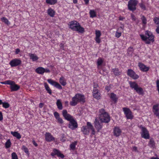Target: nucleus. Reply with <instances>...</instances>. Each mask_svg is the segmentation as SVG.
<instances>
[{"instance_id": "f257e3e1", "label": "nucleus", "mask_w": 159, "mask_h": 159, "mask_svg": "<svg viewBox=\"0 0 159 159\" xmlns=\"http://www.w3.org/2000/svg\"><path fill=\"white\" fill-rule=\"evenodd\" d=\"M62 114L64 118L69 121L68 125V127L72 130H74L78 127V125L76 120L72 116L68 113L67 110H63L62 111Z\"/></svg>"}, {"instance_id": "f03ea898", "label": "nucleus", "mask_w": 159, "mask_h": 159, "mask_svg": "<svg viewBox=\"0 0 159 159\" xmlns=\"http://www.w3.org/2000/svg\"><path fill=\"white\" fill-rule=\"evenodd\" d=\"M69 28L74 31H76L81 33L84 32V29L76 20H73L69 22Z\"/></svg>"}, {"instance_id": "7ed1b4c3", "label": "nucleus", "mask_w": 159, "mask_h": 159, "mask_svg": "<svg viewBox=\"0 0 159 159\" xmlns=\"http://www.w3.org/2000/svg\"><path fill=\"white\" fill-rule=\"evenodd\" d=\"M140 36L142 39L145 41L147 44H149L151 42H153L154 41V36L151 32L148 30L145 32V35L140 34Z\"/></svg>"}, {"instance_id": "20e7f679", "label": "nucleus", "mask_w": 159, "mask_h": 159, "mask_svg": "<svg viewBox=\"0 0 159 159\" xmlns=\"http://www.w3.org/2000/svg\"><path fill=\"white\" fill-rule=\"evenodd\" d=\"M99 119L101 122L108 123L110 120V117L108 113L103 108L99 110Z\"/></svg>"}, {"instance_id": "39448f33", "label": "nucleus", "mask_w": 159, "mask_h": 159, "mask_svg": "<svg viewBox=\"0 0 159 159\" xmlns=\"http://www.w3.org/2000/svg\"><path fill=\"white\" fill-rule=\"evenodd\" d=\"M138 3L137 0H130L128 3V9L131 11H134L136 10V6Z\"/></svg>"}, {"instance_id": "423d86ee", "label": "nucleus", "mask_w": 159, "mask_h": 159, "mask_svg": "<svg viewBox=\"0 0 159 159\" xmlns=\"http://www.w3.org/2000/svg\"><path fill=\"white\" fill-rule=\"evenodd\" d=\"M123 110L127 119L131 120L133 119L134 116L129 108L124 107L123 108Z\"/></svg>"}, {"instance_id": "0eeeda50", "label": "nucleus", "mask_w": 159, "mask_h": 159, "mask_svg": "<svg viewBox=\"0 0 159 159\" xmlns=\"http://www.w3.org/2000/svg\"><path fill=\"white\" fill-rule=\"evenodd\" d=\"M140 128L142 129L141 136L142 137L146 139H149V134L147 129L142 125H140Z\"/></svg>"}, {"instance_id": "6e6552de", "label": "nucleus", "mask_w": 159, "mask_h": 159, "mask_svg": "<svg viewBox=\"0 0 159 159\" xmlns=\"http://www.w3.org/2000/svg\"><path fill=\"white\" fill-rule=\"evenodd\" d=\"M127 75L128 76L134 80L138 79L139 76L132 69H128L127 71Z\"/></svg>"}, {"instance_id": "1a4fd4ad", "label": "nucleus", "mask_w": 159, "mask_h": 159, "mask_svg": "<svg viewBox=\"0 0 159 159\" xmlns=\"http://www.w3.org/2000/svg\"><path fill=\"white\" fill-rule=\"evenodd\" d=\"M102 122H100V121L97 118H95L94 123V126L97 131L99 132L102 127Z\"/></svg>"}, {"instance_id": "9d476101", "label": "nucleus", "mask_w": 159, "mask_h": 159, "mask_svg": "<svg viewBox=\"0 0 159 159\" xmlns=\"http://www.w3.org/2000/svg\"><path fill=\"white\" fill-rule=\"evenodd\" d=\"M45 140L48 142H51L55 141V139L49 132H46L45 134Z\"/></svg>"}, {"instance_id": "9b49d317", "label": "nucleus", "mask_w": 159, "mask_h": 159, "mask_svg": "<svg viewBox=\"0 0 159 159\" xmlns=\"http://www.w3.org/2000/svg\"><path fill=\"white\" fill-rule=\"evenodd\" d=\"M21 63V61L20 60L15 59L11 60L9 64L11 67H15L20 65Z\"/></svg>"}, {"instance_id": "f8f14e48", "label": "nucleus", "mask_w": 159, "mask_h": 159, "mask_svg": "<svg viewBox=\"0 0 159 159\" xmlns=\"http://www.w3.org/2000/svg\"><path fill=\"white\" fill-rule=\"evenodd\" d=\"M51 155L52 156H54L56 155L58 157H60L61 158H63L64 157V156L63 154L61 153L60 151L56 149H53V152H52Z\"/></svg>"}, {"instance_id": "ddd939ff", "label": "nucleus", "mask_w": 159, "mask_h": 159, "mask_svg": "<svg viewBox=\"0 0 159 159\" xmlns=\"http://www.w3.org/2000/svg\"><path fill=\"white\" fill-rule=\"evenodd\" d=\"M20 88V86L16 84L13 81L10 86V88L11 92L16 91L19 89Z\"/></svg>"}, {"instance_id": "4468645a", "label": "nucleus", "mask_w": 159, "mask_h": 159, "mask_svg": "<svg viewBox=\"0 0 159 159\" xmlns=\"http://www.w3.org/2000/svg\"><path fill=\"white\" fill-rule=\"evenodd\" d=\"M121 133V129L119 127H116L114 128L113 130V133L114 136L116 137L119 136Z\"/></svg>"}, {"instance_id": "2eb2a0df", "label": "nucleus", "mask_w": 159, "mask_h": 159, "mask_svg": "<svg viewBox=\"0 0 159 159\" xmlns=\"http://www.w3.org/2000/svg\"><path fill=\"white\" fill-rule=\"evenodd\" d=\"M139 66L140 70L146 72L148 71L149 70V68L148 67L146 66L143 64L141 63H139Z\"/></svg>"}, {"instance_id": "dca6fc26", "label": "nucleus", "mask_w": 159, "mask_h": 159, "mask_svg": "<svg viewBox=\"0 0 159 159\" xmlns=\"http://www.w3.org/2000/svg\"><path fill=\"white\" fill-rule=\"evenodd\" d=\"M75 96L79 102L83 103L85 102V98L84 95L77 93L75 94Z\"/></svg>"}, {"instance_id": "f3484780", "label": "nucleus", "mask_w": 159, "mask_h": 159, "mask_svg": "<svg viewBox=\"0 0 159 159\" xmlns=\"http://www.w3.org/2000/svg\"><path fill=\"white\" fill-rule=\"evenodd\" d=\"M72 101L70 102V105L72 106H75L78 102H79L75 95L72 98Z\"/></svg>"}, {"instance_id": "a211bd4d", "label": "nucleus", "mask_w": 159, "mask_h": 159, "mask_svg": "<svg viewBox=\"0 0 159 159\" xmlns=\"http://www.w3.org/2000/svg\"><path fill=\"white\" fill-rule=\"evenodd\" d=\"M90 129L85 126H83L82 127L81 130L83 133L86 135L89 134V130Z\"/></svg>"}, {"instance_id": "6ab92c4d", "label": "nucleus", "mask_w": 159, "mask_h": 159, "mask_svg": "<svg viewBox=\"0 0 159 159\" xmlns=\"http://www.w3.org/2000/svg\"><path fill=\"white\" fill-rule=\"evenodd\" d=\"M35 71L38 74H43L44 73V69L42 67H39L36 69Z\"/></svg>"}, {"instance_id": "aec40b11", "label": "nucleus", "mask_w": 159, "mask_h": 159, "mask_svg": "<svg viewBox=\"0 0 159 159\" xmlns=\"http://www.w3.org/2000/svg\"><path fill=\"white\" fill-rule=\"evenodd\" d=\"M29 56L30 59L32 60L33 61H35L38 59L39 58L35 54L29 53Z\"/></svg>"}, {"instance_id": "412c9836", "label": "nucleus", "mask_w": 159, "mask_h": 159, "mask_svg": "<svg viewBox=\"0 0 159 159\" xmlns=\"http://www.w3.org/2000/svg\"><path fill=\"white\" fill-rule=\"evenodd\" d=\"M112 71L115 76L119 75L121 73V72L118 68H116L113 69H112Z\"/></svg>"}, {"instance_id": "4be33fe9", "label": "nucleus", "mask_w": 159, "mask_h": 159, "mask_svg": "<svg viewBox=\"0 0 159 159\" xmlns=\"http://www.w3.org/2000/svg\"><path fill=\"white\" fill-rule=\"evenodd\" d=\"M130 87L132 89H134V90L136 89L137 87H138V85L135 82L130 81L129 82Z\"/></svg>"}, {"instance_id": "5701e85b", "label": "nucleus", "mask_w": 159, "mask_h": 159, "mask_svg": "<svg viewBox=\"0 0 159 159\" xmlns=\"http://www.w3.org/2000/svg\"><path fill=\"white\" fill-rule=\"evenodd\" d=\"M110 98L114 102H116L118 98L117 97L116 94L113 93H111L110 94Z\"/></svg>"}, {"instance_id": "b1692460", "label": "nucleus", "mask_w": 159, "mask_h": 159, "mask_svg": "<svg viewBox=\"0 0 159 159\" xmlns=\"http://www.w3.org/2000/svg\"><path fill=\"white\" fill-rule=\"evenodd\" d=\"M47 13L50 16L53 17L55 15V11L52 8H50L48 9Z\"/></svg>"}, {"instance_id": "393cba45", "label": "nucleus", "mask_w": 159, "mask_h": 159, "mask_svg": "<svg viewBox=\"0 0 159 159\" xmlns=\"http://www.w3.org/2000/svg\"><path fill=\"white\" fill-rule=\"evenodd\" d=\"M11 134L15 137H16L17 139H19L21 138V136L20 133L17 132H11Z\"/></svg>"}, {"instance_id": "a878e982", "label": "nucleus", "mask_w": 159, "mask_h": 159, "mask_svg": "<svg viewBox=\"0 0 159 159\" xmlns=\"http://www.w3.org/2000/svg\"><path fill=\"white\" fill-rule=\"evenodd\" d=\"M59 82L63 86H65L66 84V80L63 76H62L59 79Z\"/></svg>"}, {"instance_id": "bb28decb", "label": "nucleus", "mask_w": 159, "mask_h": 159, "mask_svg": "<svg viewBox=\"0 0 159 159\" xmlns=\"http://www.w3.org/2000/svg\"><path fill=\"white\" fill-rule=\"evenodd\" d=\"M44 85L45 89L47 91V92L50 94H51L52 93V90L48 86V84L46 83H44Z\"/></svg>"}, {"instance_id": "cd10ccee", "label": "nucleus", "mask_w": 159, "mask_h": 159, "mask_svg": "<svg viewBox=\"0 0 159 159\" xmlns=\"http://www.w3.org/2000/svg\"><path fill=\"white\" fill-rule=\"evenodd\" d=\"M77 144V142L75 141L71 143L70 146V149L74 150L75 149V146Z\"/></svg>"}, {"instance_id": "c85d7f7f", "label": "nucleus", "mask_w": 159, "mask_h": 159, "mask_svg": "<svg viewBox=\"0 0 159 159\" xmlns=\"http://www.w3.org/2000/svg\"><path fill=\"white\" fill-rule=\"evenodd\" d=\"M56 104L58 109L59 110H62V109L63 107L62 104L60 100L58 99L57 100Z\"/></svg>"}, {"instance_id": "c756f323", "label": "nucleus", "mask_w": 159, "mask_h": 159, "mask_svg": "<svg viewBox=\"0 0 159 159\" xmlns=\"http://www.w3.org/2000/svg\"><path fill=\"white\" fill-rule=\"evenodd\" d=\"M135 90L139 94H142L143 93V89L141 87H139V86Z\"/></svg>"}, {"instance_id": "7c9ffc66", "label": "nucleus", "mask_w": 159, "mask_h": 159, "mask_svg": "<svg viewBox=\"0 0 159 159\" xmlns=\"http://www.w3.org/2000/svg\"><path fill=\"white\" fill-rule=\"evenodd\" d=\"M57 2V0H46V2L50 5H54Z\"/></svg>"}, {"instance_id": "2f4dec72", "label": "nucleus", "mask_w": 159, "mask_h": 159, "mask_svg": "<svg viewBox=\"0 0 159 159\" xmlns=\"http://www.w3.org/2000/svg\"><path fill=\"white\" fill-rule=\"evenodd\" d=\"M1 20L4 22L5 24L7 25H9L10 24V23L8 20V19L4 17H3L1 19Z\"/></svg>"}, {"instance_id": "473e14b6", "label": "nucleus", "mask_w": 159, "mask_h": 159, "mask_svg": "<svg viewBox=\"0 0 159 159\" xmlns=\"http://www.w3.org/2000/svg\"><path fill=\"white\" fill-rule=\"evenodd\" d=\"M90 17L91 18H93L96 16V14L95 11L93 10H90L89 12Z\"/></svg>"}, {"instance_id": "72a5a7b5", "label": "nucleus", "mask_w": 159, "mask_h": 159, "mask_svg": "<svg viewBox=\"0 0 159 159\" xmlns=\"http://www.w3.org/2000/svg\"><path fill=\"white\" fill-rule=\"evenodd\" d=\"M93 96L95 98H96L97 99H98L100 98V93L98 91V92H95L94 93H93Z\"/></svg>"}, {"instance_id": "f704fd0d", "label": "nucleus", "mask_w": 159, "mask_h": 159, "mask_svg": "<svg viewBox=\"0 0 159 159\" xmlns=\"http://www.w3.org/2000/svg\"><path fill=\"white\" fill-rule=\"evenodd\" d=\"M155 144V143L153 139H151L148 145L150 147L152 148L154 146Z\"/></svg>"}, {"instance_id": "c9c22d12", "label": "nucleus", "mask_w": 159, "mask_h": 159, "mask_svg": "<svg viewBox=\"0 0 159 159\" xmlns=\"http://www.w3.org/2000/svg\"><path fill=\"white\" fill-rule=\"evenodd\" d=\"M159 104H157L156 105H154L152 107V111L153 112H154L155 111H159Z\"/></svg>"}, {"instance_id": "e433bc0d", "label": "nucleus", "mask_w": 159, "mask_h": 159, "mask_svg": "<svg viewBox=\"0 0 159 159\" xmlns=\"http://www.w3.org/2000/svg\"><path fill=\"white\" fill-rule=\"evenodd\" d=\"M141 19L142 20V23L144 25H145L147 23V20L146 18L144 16H142L141 18Z\"/></svg>"}, {"instance_id": "4c0bfd02", "label": "nucleus", "mask_w": 159, "mask_h": 159, "mask_svg": "<svg viewBox=\"0 0 159 159\" xmlns=\"http://www.w3.org/2000/svg\"><path fill=\"white\" fill-rule=\"evenodd\" d=\"M13 82V81L11 80H7L4 82H1V83L2 84H7L11 85V83Z\"/></svg>"}, {"instance_id": "58836bf2", "label": "nucleus", "mask_w": 159, "mask_h": 159, "mask_svg": "<svg viewBox=\"0 0 159 159\" xmlns=\"http://www.w3.org/2000/svg\"><path fill=\"white\" fill-rule=\"evenodd\" d=\"M103 62V60L101 58H99L97 62V64L98 66L101 65Z\"/></svg>"}, {"instance_id": "ea45409f", "label": "nucleus", "mask_w": 159, "mask_h": 159, "mask_svg": "<svg viewBox=\"0 0 159 159\" xmlns=\"http://www.w3.org/2000/svg\"><path fill=\"white\" fill-rule=\"evenodd\" d=\"M48 82L51 85L55 86V84L56 83V82L52 80L51 79H48L47 80Z\"/></svg>"}, {"instance_id": "a19ab883", "label": "nucleus", "mask_w": 159, "mask_h": 159, "mask_svg": "<svg viewBox=\"0 0 159 159\" xmlns=\"http://www.w3.org/2000/svg\"><path fill=\"white\" fill-rule=\"evenodd\" d=\"M119 29H118L116 32L115 34V37L117 38H119L121 35V33L120 32H119L118 31L119 30Z\"/></svg>"}, {"instance_id": "79ce46f5", "label": "nucleus", "mask_w": 159, "mask_h": 159, "mask_svg": "<svg viewBox=\"0 0 159 159\" xmlns=\"http://www.w3.org/2000/svg\"><path fill=\"white\" fill-rule=\"evenodd\" d=\"M11 145V142L10 139H8L7 140V142L5 143L6 147L7 148H9L10 147Z\"/></svg>"}, {"instance_id": "37998d69", "label": "nucleus", "mask_w": 159, "mask_h": 159, "mask_svg": "<svg viewBox=\"0 0 159 159\" xmlns=\"http://www.w3.org/2000/svg\"><path fill=\"white\" fill-rule=\"evenodd\" d=\"M22 148L25 152L28 155H29L28 149L25 146H23Z\"/></svg>"}, {"instance_id": "c03bdc74", "label": "nucleus", "mask_w": 159, "mask_h": 159, "mask_svg": "<svg viewBox=\"0 0 159 159\" xmlns=\"http://www.w3.org/2000/svg\"><path fill=\"white\" fill-rule=\"evenodd\" d=\"M96 37L100 38L101 34L100 31L99 30H96L95 31Z\"/></svg>"}, {"instance_id": "a18cd8bd", "label": "nucleus", "mask_w": 159, "mask_h": 159, "mask_svg": "<svg viewBox=\"0 0 159 159\" xmlns=\"http://www.w3.org/2000/svg\"><path fill=\"white\" fill-rule=\"evenodd\" d=\"M2 104L3 107L5 108H7L10 107L9 104L7 102H2Z\"/></svg>"}, {"instance_id": "49530a36", "label": "nucleus", "mask_w": 159, "mask_h": 159, "mask_svg": "<svg viewBox=\"0 0 159 159\" xmlns=\"http://www.w3.org/2000/svg\"><path fill=\"white\" fill-rule=\"evenodd\" d=\"M89 129H93V127L91 124L89 122H87V126H86Z\"/></svg>"}, {"instance_id": "de8ad7c7", "label": "nucleus", "mask_w": 159, "mask_h": 159, "mask_svg": "<svg viewBox=\"0 0 159 159\" xmlns=\"http://www.w3.org/2000/svg\"><path fill=\"white\" fill-rule=\"evenodd\" d=\"M139 5L141 9L143 10H145L146 9V7L145 5L143 3H139Z\"/></svg>"}, {"instance_id": "09e8293b", "label": "nucleus", "mask_w": 159, "mask_h": 159, "mask_svg": "<svg viewBox=\"0 0 159 159\" xmlns=\"http://www.w3.org/2000/svg\"><path fill=\"white\" fill-rule=\"evenodd\" d=\"M12 159H18L17 156L15 152H13L11 154Z\"/></svg>"}, {"instance_id": "8fccbe9b", "label": "nucleus", "mask_w": 159, "mask_h": 159, "mask_svg": "<svg viewBox=\"0 0 159 159\" xmlns=\"http://www.w3.org/2000/svg\"><path fill=\"white\" fill-rule=\"evenodd\" d=\"M57 120V122L59 124H62L64 123V121L62 118L60 117L56 119Z\"/></svg>"}, {"instance_id": "3c124183", "label": "nucleus", "mask_w": 159, "mask_h": 159, "mask_svg": "<svg viewBox=\"0 0 159 159\" xmlns=\"http://www.w3.org/2000/svg\"><path fill=\"white\" fill-rule=\"evenodd\" d=\"M154 23L157 25H159V18L157 17H155L153 19Z\"/></svg>"}, {"instance_id": "603ef678", "label": "nucleus", "mask_w": 159, "mask_h": 159, "mask_svg": "<svg viewBox=\"0 0 159 159\" xmlns=\"http://www.w3.org/2000/svg\"><path fill=\"white\" fill-rule=\"evenodd\" d=\"M54 86L59 89H62V87L61 85L57 82H56V83L55 84Z\"/></svg>"}, {"instance_id": "864d4df0", "label": "nucleus", "mask_w": 159, "mask_h": 159, "mask_svg": "<svg viewBox=\"0 0 159 159\" xmlns=\"http://www.w3.org/2000/svg\"><path fill=\"white\" fill-rule=\"evenodd\" d=\"M54 86L59 89H62V87L61 85L57 82H56V83L55 84Z\"/></svg>"}, {"instance_id": "5fc2aeb1", "label": "nucleus", "mask_w": 159, "mask_h": 159, "mask_svg": "<svg viewBox=\"0 0 159 159\" xmlns=\"http://www.w3.org/2000/svg\"><path fill=\"white\" fill-rule=\"evenodd\" d=\"M156 87L157 88V90L158 91V93L159 94V80L158 79L156 80Z\"/></svg>"}, {"instance_id": "6e6d98bb", "label": "nucleus", "mask_w": 159, "mask_h": 159, "mask_svg": "<svg viewBox=\"0 0 159 159\" xmlns=\"http://www.w3.org/2000/svg\"><path fill=\"white\" fill-rule=\"evenodd\" d=\"M54 116L55 117L56 119L60 117L58 113L56 112H55L54 113Z\"/></svg>"}, {"instance_id": "4d7b16f0", "label": "nucleus", "mask_w": 159, "mask_h": 159, "mask_svg": "<svg viewBox=\"0 0 159 159\" xmlns=\"http://www.w3.org/2000/svg\"><path fill=\"white\" fill-rule=\"evenodd\" d=\"M154 115H156L157 117H159V111H157L153 112Z\"/></svg>"}, {"instance_id": "13d9d810", "label": "nucleus", "mask_w": 159, "mask_h": 159, "mask_svg": "<svg viewBox=\"0 0 159 159\" xmlns=\"http://www.w3.org/2000/svg\"><path fill=\"white\" fill-rule=\"evenodd\" d=\"M95 40L98 43H99L101 42V40L100 38L95 37Z\"/></svg>"}, {"instance_id": "bf43d9fd", "label": "nucleus", "mask_w": 159, "mask_h": 159, "mask_svg": "<svg viewBox=\"0 0 159 159\" xmlns=\"http://www.w3.org/2000/svg\"><path fill=\"white\" fill-rule=\"evenodd\" d=\"M98 90L97 89V88H93V93H95V92L97 93V92H98Z\"/></svg>"}, {"instance_id": "052dcab7", "label": "nucleus", "mask_w": 159, "mask_h": 159, "mask_svg": "<svg viewBox=\"0 0 159 159\" xmlns=\"http://www.w3.org/2000/svg\"><path fill=\"white\" fill-rule=\"evenodd\" d=\"M131 17L132 20H134L135 21L136 20V18L134 15L131 14Z\"/></svg>"}, {"instance_id": "680f3d73", "label": "nucleus", "mask_w": 159, "mask_h": 159, "mask_svg": "<svg viewBox=\"0 0 159 159\" xmlns=\"http://www.w3.org/2000/svg\"><path fill=\"white\" fill-rule=\"evenodd\" d=\"M3 120L2 114L1 111H0V121Z\"/></svg>"}, {"instance_id": "e2e57ef3", "label": "nucleus", "mask_w": 159, "mask_h": 159, "mask_svg": "<svg viewBox=\"0 0 159 159\" xmlns=\"http://www.w3.org/2000/svg\"><path fill=\"white\" fill-rule=\"evenodd\" d=\"M20 52V50L18 48V49H16V52H15V53H16V54H18V53Z\"/></svg>"}, {"instance_id": "0e129e2a", "label": "nucleus", "mask_w": 159, "mask_h": 159, "mask_svg": "<svg viewBox=\"0 0 159 159\" xmlns=\"http://www.w3.org/2000/svg\"><path fill=\"white\" fill-rule=\"evenodd\" d=\"M33 144L35 146L37 147L38 146V144L35 142L34 140H33L32 141Z\"/></svg>"}, {"instance_id": "69168bd1", "label": "nucleus", "mask_w": 159, "mask_h": 159, "mask_svg": "<svg viewBox=\"0 0 159 159\" xmlns=\"http://www.w3.org/2000/svg\"><path fill=\"white\" fill-rule=\"evenodd\" d=\"M91 130H92V134H93L94 135L95 134V131L94 130V128H93V129H90Z\"/></svg>"}, {"instance_id": "338daca9", "label": "nucleus", "mask_w": 159, "mask_h": 159, "mask_svg": "<svg viewBox=\"0 0 159 159\" xmlns=\"http://www.w3.org/2000/svg\"><path fill=\"white\" fill-rule=\"evenodd\" d=\"M156 31L157 34H159V26H157V28L156 29Z\"/></svg>"}, {"instance_id": "774afa93", "label": "nucleus", "mask_w": 159, "mask_h": 159, "mask_svg": "<svg viewBox=\"0 0 159 159\" xmlns=\"http://www.w3.org/2000/svg\"><path fill=\"white\" fill-rule=\"evenodd\" d=\"M98 87V85L97 84L94 83L93 84V88H97Z\"/></svg>"}]
</instances>
